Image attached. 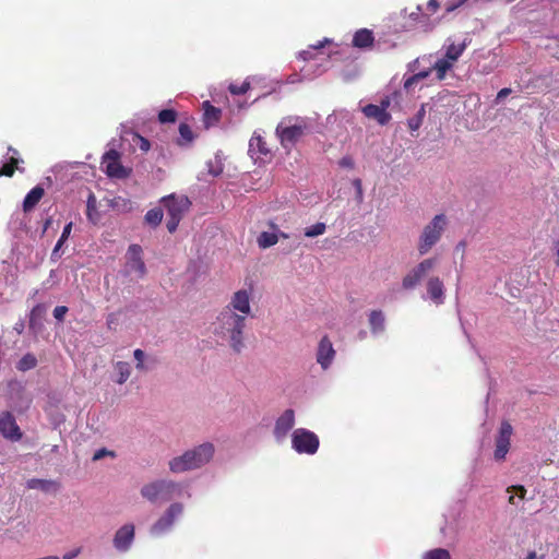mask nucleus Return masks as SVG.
<instances>
[{
  "mask_svg": "<svg viewBox=\"0 0 559 559\" xmlns=\"http://www.w3.org/2000/svg\"><path fill=\"white\" fill-rule=\"evenodd\" d=\"M419 60L416 59L408 64V70L415 72L418 68Z\"/></svg>",
  "mask_w": 559,
  "mask_h": 559,
  "instance_id": "338daca9",
  "label": "nucleus"
},
{
  "mask_svg": "<svg viewBox=\"0 0 559 559\" xmlns=\"http://www.w3.org/2000/svg\"><path fill=\"white\" fill-rule=\"evenodd\" d=\"M390 104H391L390 97L385 96L384 98L381 99L380 105H378V106L383 107V110H386L388 107L390 106Z\"/></svg>",
  "mask_w": 559,
  "mask_h": 559,
  "instance_id": "680f3d73",
  "label": "nucleus"
},
{
  "mask_svg": "<svg viewBox=\"0 0 559 559\" xmlns=\"http://www.w3.org/2000/svg\"><path fill=\"white\" fill-rule=\"evenodd\" d=\"M162 203L166 209L168 221L166 227L170 234L177 230V227L183 215L188 212L191 202L186 195L170 194L162 199Z\"/></svg>",
  "mask_w": 559,
  "mask_h": 559,
  "instance_id": "39448f33",
  "label": "nucleus"
},
{
  "mask_svg": "<svg viewBox=\"0 0 559 559\" xmlns=\"http://www.w3.org/2000/svg\"><path fill=\"white\" fill-rule=\"evenodd\" d=\"M513 428L507 420L501 423L498 436L496 437V449L493 457L496 461H503L509 452Z\"/></svg>",
  "mask_w": 559,
  "mask_h": 559,
  "instance_id": "9b49d317",
  "label": "nucleus"
},
{
  "mask_svg": "<svg viewBox=\"0 0 559 559\" xmlns=\"http://www.w3.org/2000/svg\"><path fill=\"white\" fill-rule=\"evenodd\" d=\"M47 311V307L44 304H37L31 311L29 314V329H35L37 321H40Z\"/></svg>",
  "mask_w": 559,
  "mask_h": 559,
  "instance_id": "c756f323",
  "label": "nucleus"
},
{
  "mask_svg": "<svg viewBox=\"0 0 559 559\" xmlns=\"http://www.w3.org/2000/svg\"><path fill=\"white\" fill-rule=\"evenodd\" d=\"M118 318L116 313H109L106 319V325L109 330H114L117 324Z\"/></svg>",
  "mask_w": 559,
  "mask_h": 559,
  "instance_id": "09e8293b",
  "label": "nucleus"
},
{
  "mask_svg": "<svg viewBox=\"0 0 559 559\" xmlns=\"http://www.w3.org/2000/svg\"><path fill=\"white\" fill-rule=\"evenodd\" d=\"M319 445V437L306 428H297L292 433V448L299 454L313 455Z\"/></svg>",
  "mask_w": 559,
  "mask_h": 559,
  "instance_id": "0eeeda50",
  "label": "nucleus"
},
{
  "mask_svg": "<svg viewBox=\"0 0 559 559\" xmlns=\"http://www.w3.org/2000/svg\"><path fill=\"white\" fill-rule=\"evenodd\" d=\"M37 366V358L35 355L27 353L16 364V369L20 371H27Z\"/></svg>",
  "mask_w": 559,
  "mask_h": 559,
  "instance_id": "7c9ffc66",
  "label": "nucleus"
},
{
  "mask_svg": "<svg viewBox=\"0 0 559 559\" xmlns=\"http://www.w3.org/2000/svg\"><path fill=\"white\" fill-rule=\"evenodd\" d=\"M353 185H354V187L356 188V191H357V199L359 201H361L362 200L361 180L359 178H356V179H354Z\"/></svg>",
  "mask_w": 559,
  "mask_h": 559,
  "instance_id": "8fccbe9b",
  "label": "nucleus"
},
{
  "mask_svg": "<svg viewBox=\"0 0 559 559\" xmlns=\"http://www.w3.org/2000/svg\"><path fill=\"white\" fill-rule=\"evenodd\" d=\"M250 88V83L249 82H243L241 85H235V84H231L229 86V92L233 94V95H242V94H246Z\"/></svg>",
  "mask_w": 559,
  "mask_h": 559,
  "instance_id": "a19ab883",
  "label": "nucleus"
},
{
  "mask_svg": "<svg viewBox=\"0 0 559 559\" xmlns=\"http://www.w3.org/2000/svg\"><path fill=\"white\" fill-rule=\"evenodd\" d=\"M115 369L118 372V378L116 382L118 384H123L131 374V367L130 364L127 361H118L115 365Z\"/></svg>",
  "mask_w": 559,
  "mask_h": 559,
  "instance_id": "c85d7f7f",
  "label": "nucleus"
},
{
  "mask_svg": "<svg viewBox=\"0 0 559 559\" xmlns=\"http://www.w3.org/2000/svg\"><path fill=\"white\" fill-rule=\"evenodd\" d=\"M511 92H512V90L509 87H504V88L500 90L497 94L496 103L497 104L501 103L507 96H509L511 94Z\"/></svg>",
  "mask_w": 559,
  "mask_h": 559,
  "instance_id": "de8ad7c7",
  "label": "nucleus"
},
{
  "mask_svg": "<svg viewBox=\"0 0 559 559\" xmlns=\"http://www.w3.org/2000/svg\"><path fill=\"white\" fill-rule=\"evenodd\" d=\"M440 7L439 0H429L427 3V9L431 12H436Z\"/></svg>",
  "mask_w": 559,
  "mask_h": 559,
  "instance_id": "6e6d98bb",
  "label": "nucleus"
},
{
  "mask_svg": "<svg viewBox=\"0 0 559 559\" xmlns=\"http://www.w3.org/2000/svg\"><path fill=\"white\" fill-rule=\"evenodd\" d=\"M278 241V235L276 233L262 231L258 239V246L261 249H266L274 246Z\"/></svg>",
  "mask_w": 559,
  "mask_h": 559,
  "instance_id": "bb28decb",
  "label": "nucleus"
},
{
  "mask_svg": "<svg viewBox=\"0 0 559 559\" xmlns=\"http://www.w3.org/2000/svg\"><path fill=\"white\" fill-rule=\"evenodd\" d=\"M362 112L366 117L374 119L381 126L389 123L391 120V115L378 105L369 104L362 108Z\"/></svg>",
  "mask_w": 559,
  "mask_h": 559,
  "instance_id": "aec40b11",
  "label": "nucleus"
},
{
  "mask_svg": "<svg viewBox=\"0 0 559 559\" xmlns=\"http://www.w3.org/2000/svg\"><path fill=\"white\" fill-rule=\"evenodd\" d=\"M68 307L66 306H57L55 309H53V317L56 318V320L58 321H63L64 319V316L67 314L68 312Z\"/></svg>",
  "mask_w": 559,
  "mask_h": 559,
  "instance_id": "a18cd8bd",
  "label": "nucleus"
},
{
  "mask_svg": "<svg viewBox=\"0 0 559 559\" xmlns=\"http://www.w3.org/2000/svg\"><path fill=\"white\" fill-rule=\"evenodd\" d=\"M207 167H209V173L213 176H218L222 174L223 171V168L222 167H218L217 169H214L213 166H212V162H209L207 163Z\"/></svg>",
  "mask_w": 559,
  "mask_h": 559,
  "instance_id": "bf43d9fd",
  "label": "nucleus"
},
{
  "mask_svg": "<svg viewBox=\"0 0 559 559\" xmlns=\"http://www.w3.org/2000/svg\"><path fill=\"white\" fill-rule=\"evenodd\" d=\"M335 356V350L333 348L332 342L328 336H323L319 343L317 350V362L322 367V369H328L332 364Z\"/></svg>",
  "mask_w": 559,
  "mask_h": 559,
  "instance_id": "f3484780",
  "label": "nucleus"
},
{
  "mask_svg": "<svg viewBox=\"0 0 559 559\" xmlns=\"http://www.w3.org/2000/svg\"><path fill=\"white\" fill-rule=\"evenodd\" d=\"M338 164L341 167H344V168H354V166H355V163L350 156L342 157L341 160L338 162Z\"/></svg>",
  "mask_w": 559,
  "mask_h": 559,
  "instance_id": "49530a36",
  "label": "nucleus"
},
{
  "mask_svg": "<svg viewBox=\"0 0 559 559\" xmlns=\"http://www.w3.org/2000/svg\"><path fill=\"white\" fill-rule=\"evenodd\" d=\"M159 364V360L155 356H147L145 360V365L151 366V370H153L157 365Z\"/></svg>",
  "mask_w": 559,
  "mask_h": 559,
  "instance_id": "5fc2aeb1",
  "label": "nucleus"
},
{
  "mask_svg": "<svg viewBox=\"0 0 559 559\" xmlns=\"http://www.w3.org/2000/svg\"><path fill=\"white\" fill-rule=\"evenodd\" d=\"M423 559H451V555L449 550L444 548H435L426 551Z\"/></svg>",
  "mask_w": 559,
  "mask_h": 559,
  "instance_id": "c9c22d12",
  "label": "nucleus"
},
{
  "mask_svg": "<svg viewBox=\"0 0 559 559\" xmlns=\"http://www.w3.org/2000/svg\"><path fill=\"white\" fill-rule=\"evenodd\" d=\"M465 47H466L465 41L457 46L454 44L449 45L447 48V51H445L444 59L449 60L451 63L453 61H456L463 53Z\"/></svg>",
  "mask_w": 559,
  "mask_h": 559,
  "instance_id": "72a5a7b5",
  "label": "nucleus"
},
{
  "mask_svg": "<svg viewBox=\"0 0 559 559\" xmlns=\"http://www.w3.org/2000/svg\"><path fill=\"white\" fill-rule=\"evenodd\" d=\"M133 357L135 361H145L147 355L142 349L138 348L133 352Z\"/></svg>",
  "mask_w": 559,
  "mask_h": 559,
  "instance_id": "864d4df0",
  "label": "nucleus"
},
{
  "mask_svg": "<svg viewBox=\"0 0 559 559\" xmlns=\"http://www.w3.org/2000/svg\"><path fill=\"white\" fill-rule=\"evenodd\" d=\"M427 298L435 305L440 306L445 300V287L442 280L438 276H431L426 283Z\"/></svg>",
  "mask_w": 559,
  "mask_h": 559,
  "instance_id": "dca6fc26",
  "label": "nucleus"
},
{
  "mask_svg": "<svg viewBox=\"0 0 559 559\" xmlns=\"http://www.w3.org/2000/svg\"><path fill=\"white\" fill-rule=\"evenodd\" d=\"M45 194L44 188L38 185L34 187L25 197L23 201V211L25 213L31 212L41 200Z\"/></svg>",
  "mask_w": 559,
  "mask_h": 559,
  "instance_id": "412c9836",
  "label": "nucleus"
},
{
  "mask_svg": "<svg viewBox=\"0 0 559 559\" xmlns=\"http://www.w3.org/2000/svg\"><path fill=\"white\" fill-rule=\"evenodd\" d=\"M425 116H426V104H421L418 111L407 120V126H408L409 130L417 131L420 128V126L423 124Z\"/></svg>",
  "mask_w": 559,
  "mask_h": 559,
  "instance_id": "cd10ccee",
  "label": "nucleus"
},
{
  "mask_svg": "<svg viewBox=\"0 0 559 559\" xmlns=\"http://www.w3.org/2000/svg\"><path fill=\"white\" fill-rule=\"evenodd\" d=\"M82 551V547H78L71 551H68L63 555L62 559H74L76 558Z\"/></svg>",
  "mask_w": 559,
  "mask_h": 559,
  "instance_id": "3c124183",
  "label": "nucleus"
},
{
  "mask_svg": "<svg viewBox=\"0 0 559 559\" xmlns=\"http://www.w3.org/2000/svg\"><path fill=\"white\" fill-rule=\"evenodd\" d=\"M419 81L415 74L411 75L404 81V88L409 90L414 84H417Z\"/></svg>",
  "mask_w": 559,
  "mask_h": 559,
  "instance_id": "603ef678",
  "label": "nucleus"
},
{
  "mask_svg": "<svg viewBox=\"0 0 559 559\" xmlns=\"http://www.w3.org/2000/svg\"><path fill=\"white\" fill-rule=\"evenodd\" d=\"M368 321L373 335L380 334L385 330V316L382 310L370 311Z\"/></svg>",
  "mask_w": 559,
  "mask_h": 559,
  "instance_id": "b1692460",
  "label": "nucleus"
},
{
  "mask_svg": "<svg viewBox=\"0 0 559 559\" xmlns=\"http://www.w3.org/2000/svg\"><path fill=\"white\" fill-rule=\"evenodd\" d=\"M142 248L140 245H131L127 251V270L129 273L135 272L140 277H143L146 273L145 263L142 260Z\"/></svg>",
  "mask_w": 559,
  "mask_h": 559,
  "instance_id": "ddd939ff",
  "label": "nucleus"
},
{
  "mask_svg": "<svg viewBox=\"0 0 559 559\" xmlns=\"http://www.w3.org/2000/svg\"><path fill=\"white\" fill-rule=\"evenodd\" d=\"M420 14H421V7H420V5H418V7H417V9H416V12H412V13L409 14V17H411L412 20H414V21H417V20L419 19Z\"/></svg>",
  "mask_w": 559,
  "mask_h": 559,
  "instance_id": "0e129e2a",
  "label": "nucleus"
},
{
  "mask_svg": "<svg viewBox=\"0 0 559 559\" xmlns=\"http://www.w3.org/2000/svg\"><path fill=\"white\" fill-rule=\"evenodd\" d=\"M228 307L234 309L235 312L239 311L243 314H249L251 311L249 293L246 289L236 292Z\"/></svg>",
  "mask_w": 559,
  "mask_h": 559,
  "instance_id": "6ab92c4d",
  "label": "nucleus"
},
{
  "mask_svg": "<svg viewBox=\"0 0 559 559\" xmlns=\"http://www.w3.org/2000/svg\"><path fill=\"white\" fill-rule=\"evenodd\" d=\"M326 229V226L324 223H317L308 228L305 229V236L306 237H317L322 235Z\"/></svg>",
  "mask_w": 559,
  "mask_h": 559,
  "instance_id": "4c0bfd02",
  "label": "nucleus"
},
{
  "mask_svg": "<svg viewBox=\"0 0 559 559\" xmlns=\"http://www.w3.org/2000/svg\"><path fill=\"white\" fill-rule=\"evenodd\" d=\"M17 163H19V159L16 157L12 156L8 163H4L0 167V176L1 175L8 176V177L13 176L15 168H17Z\"/></svg>",
  "mask_w": 559,
  "mask_h": 559,
  "instance_id": "e433bc0d",
  "label": "nucleus"
},
{
  "mask_svg": "<svg viewBox=\"0 0 559 559\" xmlns=\"http://www.w3.org/2000/svg\"><path fill=\"white\" fill-rule=\"evenodd\" d=\"M145 223L152 227H157L163 219V210L155 207L146 212L144 216Z\"/></svg>",
  "mask_w": 559,
  "mask_h": 559,
  "instance_id": "473e14b6",
  "label": "nucleus"
},
{
  "mask_svg": "<svg viewBox=\"0 0 559 559\" xmlns=\"http://www.w3.org/2000/svg\"><path fill=\"white\" fill-rule=\"evenodd\" d=\"M432 72V69H428V70H424V71H419L417 73H415L416 78L418 79V81H421L424 79H427Z\"/></svg>",
  "mask_w": 559,
  "mask_h": 559,
  "instance_id": "4d7b16f0",
  "label": "nucleus"
},
{
  "mask_svg": "<svg viewBox=\"0 0 559 559\" xmlns=\"http://www.w3.org/2000/svg\"><path fill=\"white\" fill-rule=\"evenodd\" d=\"M120 154L116 150H109L103 156L102 164L106 166V174L108 177L117 179L128 178L132 170L127 168L119 162Z\"/></svg>",
  "mask_w": 559,
  "mask_h": 559,
  "instance_id": "9d476101",
  "label": "nucleus"
},
{
  "mask_svg": "<svg viewBox=\"0 0 559 559\" xmlns=\"http://www.w3.org/2000/svg\"><path fill=\"white\" fill-rule=\"evenodd\" d=\"M0 433L11 441H19L22 438V431L11 412L0 413Z\"/></svg>",
  "mask_w": 559,
  "mask_h": 559,
  "instance_id": "f8f14e48",
  "label": "nucleus"
},
{
  "mask_svg": "<svg viewBox=\"0 0 559 559\" xmlns=\"http://www.w3.org/2000/svg\"><path fill=\"white\" fill-rule=\"evenodd\" d=\"M179 134L180 138L178 139L177 143L181 146L191 143L194 139L193 132L187 123L179 124Z\"/></svg>",
  "mask_w": 559,
  "mask_h": 559,
  "instance_id": "f704fd0d",
  "label": "nucleus"
},
{
  "mask_svg": "<svg viewBox=\"0 0 559 559\" xmlns=\"http://www.w3.org/2000/svg\"><path fill=\"white\" fill-rule=\"evenodd\" d=\"M105 456L116 457V453L114 451H110V450L106 449V448H102V449H98L94 453L93 461H99V460H102Z\"/></svg>",
  "mask_w": 559,
  "mask_h": 559,
  "instance_id": "37998d69",
  "label": "nucleus"
},
{
  "mask_svg": "<svg viewBox=\"0 0 559 559\" xmlns=\"http://www.w3.org/2000/svg\"><path fill=\"white\" fill-rule=\"evenodd\" d=\"M438 264V258H428L415 265L402 280L404 290L416 288L424 277Z\"/></svg>",
  "mask_w": 559,
  "mask_h": 559,
  "instance_id": "6e6552de",
  "label": "nucleus"
},
{
  "mask_svg": "<svg viewBox=\"0 0 559 559\" xmlns=\"http://www.w3.org/2000/svg\"><path fill=\"white\" fill-rule=\"evenodd\" d=\"M555 248H556V255H557L556 265L559 266V240L556 241Z\"/></svg>",
  "mask_w": 559,
  "mask_h": 559,
  "instance_id": "774afa93",
  "label": "nucleus"
},
{
  "mask_svg": "<svg viewBox=\"0 0 559 559\" xmlns=\"http://www.w3.org/2000/svg\"><path fill=\"white\" fill-rule=\"evenodd\" d=\"M139 145L140 150L143 152H147L151 148V143L146 138L141 136L140 134H134V140Z\"/></svg>",
  "mask_w": 559,
  "mask_h": 559,
  "instance_id": "79ce46f5",
  "label": "nucleus"
},
{
  "mask_svg": "<svg viewBox=\"0 0 559 559\" xmlns=\"http://www.w3.org/2000/svg\"><path fill=\"white\" fill-rule=\"evenodd\" d=\"M463 3H464V0H460V1H459V2H456V3L448 4V5H447L445 11H447L448 13L453 12V11H454V10H456L459 7H461Z\"/></svg>",
  "mask_w": 559,
  "mask_h": 559,
  "instance_id": "052dcab7",
  "label": "nucleus"
},
{
  "mask_svg": "<svg viewBox=\"0 0 559 559\" xmlns=\"http://www.w3.org/2000/svg\"><path fill=\"white\" fill-rule=\"evenodd\" d=\"M447 227V216L444 214L436 215L427 225H425L417 243V250L420 255L427 254L442 237Z\"/></svg>",
  "mask_w": 559,
  "mask_h": 559,
  "instance_id": "20e7f679",
  "label": "nucleus"
},
{
  "mask_svg": "<svg viewBox=\"0 0 559 559\" xmlns=\"http://www.w3.org/2000/svg\"><path fill=\"white\" fill-rule=\"evenodd\" d=\"M215 447L211 442H204L183 454L171 459L168 463L169 469L175 473H185L197 469L207 464L214 456Z\"/></svg>",
  "mask_w": 559,
  "mask_h": 559,
  "instance_id": "f03ea898",
  "label": "nucleus"
},
{
  "mask_svg": "<svg viewBox=\"0 0 559 559\" xmlns=\"http://www.w3.org/2000/svg\"><path fill=\"white\" fill-rule=\"evenodd\" d=\"M452 68V63L444 59V58H441L439 60L436 61V63L433 64V67L431 68L432 71L436 70L437 72V81H442L447 74V72Z\"/></svg>",
  "mask_w": 559,
  "mask_h": 559,
  "instance_id": "2f4dec72",
  "label": "nucleus"
},
{
  "mask_svg": "<svg viewBox=\"0 0 559 559\" xmlns=\"http://www.w3.org/2000/svg\"><path fill=\"white\" fill-rule=\"evenodd\" d=\"M177 119V112L174 109H163L158 114V120L162 123H173Z\"/></svg>",
  "mask_w": 559,
  "mask_h": 559,
  "instance_id": "58836bf2",
  "label": "nucleus"
},
{
  "mask_svg": "<svg viewBox=\"0 0 559 559\" xmlns=\"http://www.w3.org/2000/svg\"><path fill=\"white\" fill-rule=\"evenodd\" d=\"M507 490L516 493L520 499H524L526 495V489L522 485L510 486Z\"/></svg>",
  "mask_w": 559,
  "mask_h": 559,
  "instance_id": "c03bdc74",
  "label": "nucleus"
},
{
  "mask_svg": "<svg viewBox=\"0 0 559 559\" xmlns=\"http://www.w3.org/2000/svg\"><path fill=\"white\" fill-rule=\"evenodd\" d=\"M247 318L238 314L230 307H225L215 322L214 334L227 341L234 353L240 354L245 348V328Z\"/></svg>",
  "mask_w": 559,
  "mask_h": 559,
  "instance_id": "f257e3e1",
  "label": "nucleus"
},
{
  "mask_svg": "<svg viewBox=\"0 0 559 559\" xmlns=\"http://www.w3.org/2000/svg\"><path fill=\"white\" fill-rule=\"evenodd\" d=\"M373 41V33L367 28L357 31L353 37V46L361 49L370 48Z\"/></svg>",
  "mask_w": 559,
  "mask_h": 559,
  "instance_id": "4be33fe9",
  "label": "nucleus"
},
{
  "mask_svg": "<svg viewBox=\"0 0 559 559\" xmlns=\"http://www.w3.org/2000/svg\"><path fill=\"white\" fill-rule=\"evenodd\" d=\"M71 229H72V222H70L69 224H67L62 230V234H61V237L59 238V240L57 241L52 252H51V255H50V260L51 262H57L61 254H60V249L61 247L63 246V243L67 241V239L69 238L70 236V233H71Z\"/></svg>",
  "mask_w": 559,
  "mask_h": 559,
  "instance_id": "a878e982",
  "label": "nucleus"
},
{
  "mask_svg": "<svg viewBox=\"0 0 559 559\" xmlns=\"http://www.w3.org/2000/svg\"><path fill=\"white\" fill-rule=\"evenodd\" d=\"M299 57L302 59V60H309L312 58V52L309 51V50H304L299 53Z\"/></svg>",
  "mask_w": 559,
  "mask_h": 559,
  "instance_id": "69168bd1",
  "label": "nucleus"
},
{
  "mask_svg": "<svg viewBox=\"0 0 559 559\" xmlns=\"http://www.w3.org/2000/svg\"><path fill=\"white\" fill-rule=\"evenodd\" d=\"M134 539V525L124 524L114 536V546L118 551L124 552L129 550Z\"/></svg>",
  "mask_w": 559,
  "mask_h": 559,
  "instance_id": "2eb2a0df",
  "label": "nucleus"
},
{
  "mask_svg": "<svg viewBox=\"0 0 559 559\" xmlns=\"http://www.w3.org/2000/svg\"><path fill=\"white\" fill-rule=\"evenodd\" d=\"M52 224V217H47L44 222L41 235H44Z\"/></svg>",
  "mask_w": 559,
  "mask_h": 559,
  "instance_id": "e2e57ef3",
  "label": "nucleus"
},
{
  "mask_svg": "<svg viewBox=\"0 0 559 559\" xmlns=\"http://www.w3.org/2000/svg\"><path fill=\"white\" fill-rule=\"evenodd\" d=\"M26 487L28 489H39L44 492H49L59 490L60 484L51 479L32 478L27 480Z\"/></svg>",
  "mask_w": 559,
  "mask_h": 559,
  "instance_id": "5701e85b",
  "label": "nucleus"
},
{
  "mask_svg": "<svg viewBox=\"0 0 559 559\" xmlns=\"http://www.w3.org/2000/svg\"><path fill=\"white\" fill-rule=\"evenodd\" d=\"M135 368L141 372L151 371V366L145 365V361H136Z\"/></svg>",
  "mask_w": 559,
  "mask_h": 559,
  "instance_id": "13d9d810",
  "label": "nucleus"
},
{
  "mask_svg": "<svg viewBox=\"0 0 559 559\" xmlns=\"http://www.w3.org/2000/svg\"><path fill=\"white\" fill-rule=\"evenodd\" d=\"M141 496L151 503L158 501L167 502L173 500L175 496H180L182 487L179 483L169 479H156L145 484L141 488Z\"/></svg>",
  "mask_w": 559,
  "mask_h": 559,
  "instance_id": "7ed1b4c3",
  "label": "nucleus"
},
{
  "mask_svg": "<svg viewBox=\"0 0 559 559\" xmlns=\"http://www.w3.org/2000/svg\"><path fill=\"white\" fill-rule=\"evenodd\" d=\"M94 213H96V199L94 197V194H90L88 197V200H87V218L95 223L96 221L94 219Z\"/></svg>",
  "mask_w": 559,
  "mask_h": 559,
  "instance_id": "ea45409f",
  "label": "nucleus"
},
{
  "mask_svg": "<svg viewBox=\"0 0 559 559\" xmlns=\"http://www.w3.org/2000/svg\"><path fill=\"white\" fill-rule=\"evenodd\" d=\"M203 107H204L203 121H204L205 128L216 124L221 120L222 110L219 108L211 105V103L207 100L203 103Z\"/></svg>",
  "mask_w": 559,
  "mask_h": 559,
  "instance_id": "393cba45",
  "label": "nucleus"
},
{
  "mask_svg": "<svg viewBox=\"0 0 559 559\" xmlns=\"http://www.w3.org/2000/svg\"><path fill=\"white\" fill-rule=\"evenodd\" d=\"M183 512V504L180 502L171 503L165 513L152 525L151 534L160 535L171 528L175 520Z\"/></svg>",
  "mask_w": 559,
  "mask_h": 559,
  "instance_id": "1a4fd4ad",
  "label": "nucleus"
},
{
  "mask_svg": "<svg viewBox=\"0 0 559 559\" xmlns=\"http://www.w3.org/2000/svg\"><path fill=\"white\" fill-rule=\"evenodd\" d=\"M287 121L289 124L284 120L276 128V133L284 146L295 145L308 128L306 119L301 117H290Z\"/></svg>",
  "mask_w": 559,
  "mask_h": 559,
  "instance_id": "423d86ee",
  "label": "nucleus"
},
{
  "mask_svg": "<svg viewBox=\"0 0 559 559\" xmlns=\"http://www.w3.org/2000/svg\"><path fill=\"white\" fill-rule=\"evenodd\" d=\"M248 153L257 162L262 156L270 155L271 150L266 146L264 139L260 134L254 133L249 141Z\"/></svg>",
  "mask_w": 559,
  "mask_h": 559,
  "instance_id": "a211bd4d",
  "label": "nucleus"
},
{
  "mask_svg": "<svg viewBox=\"0 0 559 559\" xmlns=\"http://www.w3.org/2000/svg\"><path fill=\"white\" fill-rule=\"evenodd\" d=\"M295 425V412L292 408L284 411V413L276 419L273 429V435L276 441H282L286 438L287 433Z\"/></svg>",
  "mask_w": 559,
  "mask_h": 559,
  "instance_id": "4468645a",
  "label": "nucleus"
}]
</instances>
